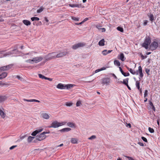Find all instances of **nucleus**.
<instances>
[{"label": "nucleus", "instance_id": "obj_1", "mask_svg": "<svg viewBox=\"0 0 160 160\" xmlns=\"http://www.w3.org/2000/svg\"><path fill=\"white\" fill-rule=\"evenodd\" d=\"M57 88L61 89H77V86L74 84H63L61 83L58 84L57 86Z\"/></svg>", "mask_w": 160, "mask_h": 160}, {"label": "nucleus", "instance_id": "obj_2", "mask_svg": "<svg viewBox=\"0 0 160 160\" xmlns=\"http://www.w3.org/2000/svg\"><path fill=\"white\" fill-rule=\"evenodd\" d=\"M151 42V40L149 37H146L144 42L142 44V46L144 47L146 49L148 48V46L150 44Z\"/></svg>", "mask_w": 160, "mask_h": 160}, {"label": "nucleus", "instance_id": "obj_3", "mask_svg": "<svg viewBox=\"0 0 160 160\" xmlns=\"http://www.w3.org/2000/svg\"><path fill=\"white\" fill-rule=\"evenodd\" d=\"M45 58L47 61L56 58L55 52H53L49 53L45 56Z\"/></svg>", "mask_w": 160, "mask_h": 160}, {"label": "nucleus", "instance_id": "obj_4", "mask_svg": "<svg viewBox=\"0 0 160 160\" xmlns=\"http://www.w3.org/2000/svg\"><path fill=\"white\" fill-rule=\"evenodd\" d=\"M158 46V44L157 42L153 41L150 45V48L152 51H153L156 49Z\"/></svg>", "mask_w": 160, "mask_h": 160}, {"label": "nucleus", "instance_id": "obj_5", "mask_svg": "<svg viewBox=\"0 0 160 160\" xmlns=\"http://www.w3.org/2000/svg\"><path fill=\"white\" fill-rule=\"evenodd\" d=\"M46 137V136L42 132L40 135H37L36 136V140L38 141H41L45 139Z\"/></svg>", "mask_w": 160, "mask_h": 160}, {"label": "nucleus", "instance_id": "obj_6", "mask_svg": "<svg viewBox=\"0 0 160 160\" xmlns=\"http://www.w3.org/2000/svg\"><path fill=\"white\" fill-rule=\"evenodd\" d=\"M85 45V43H79L73 45L72 48L73 49H76L79 48L83 47Z\"/></svg>", "mask_w": 160, "mask_h": 160}, {"label": "nucleus", "instance_id": "obj_7", "mask_svg": "<svg viewBox=\"0 0 160 160\" xmlns=\"http://www.w3.org/2000/svg\"><path fill=\"white\" fill-rule=\"evenodd\" d=\"M59 127H60L59 122H58L57 121H55L51 123V126L48 127L49 128H56Z\"/></svg>", "mask_w": 160, "mask_h": 160}, {"label": "nucleus", "instance_id": "obj_8", "mask_svg": "<svg viewBox=\"0 0 160 160\" xmlns=\"http://www.w3.org/2000/svg\"><path fill=\"white\" fill-rule=\"evenodd\" d=\"M68 53V52L66 51H64L62 52H61L57 54L56 56V58H60L62 57L65 56Z\"/></svg>", "mask_w": 160, "mask_h": 160}, {"label": "nucleus", "instance_id": "obj_9", "mask_svg": "<svg viewBox=\"0 0 160 160\" xmlns=\"http://www.w3.org/2000/svg\"><path fill=\"white\" fill-rule=\"evenodd\" d=\"M42 58L41 57H38L33 58L32 60L33 62L37 63L42 61Z\"/></svg>", "mask_w": 160, "mask_h": 160}, {"label": "nucleus", "instance_id": "obj_10", "mask_svg": "<svg viewBox=\"0 0 160 160\" xmlns=\"http://www.w3.org/2000/svg\"><path fill=\"white\" fill-rule=\"evenodd\" d=\"M110 82V79L109 78H103L102 79V83L103 84H108Z\"/></svg>", "mask_w": 160, "mask_h": 160}, {"label": "nucleus", "instance_id": "obj_11", "mask_svg": "<svg viewBox=\"0 0 160 160\" xmlns=\"http://www.w3.org/2000/svg\"><path fill=\"white\" fill-rule=\"evenodd\" d=\"M43 130L42 128L38 129L33 132L31 134V135L32 136H35L38 133L41 132Z\"/></svg>", "mask_w": 160, "mask_h": 160}, {"label": "nucleus", "instance_id": "obj_12", "mask_svg": "<svg viewBox=\"0 0 160 160\" xmlns=\"http://www.w3.org/2000/svg\"><path fill=\"white\" fill-rule=\"evenodd\" d=\"M7 75V73L6 72H2L0 71V79L5 78Z\"/></svg>", "mask_w": 160, "mask_h": 160}, {"label": "nucleus", "instance_id": "obj_13", "mask_svg": "<svg viewBox=\"0 0 160 160\" xmlns=\"http://www.w3.org/2000/svg\"><path fill=\"white\" fill-rule=\"evenodd\" d=\"M138 71L140 77L141 78H142L143 76V74L142 72V68L141 66H139L138 67Z\"/></svg>", "mask_w": 160, "mask_h": 160}, {"label": "nucleus", "instance_id": "obj_14", "mask_svg": "<svg viewBox=\"0 0 160 160\" xmlns=\"http://www.w3.org/2000/svg\"><path fill=\"white\" fill-rule=\"evenodd\" d=\"M18 52V50L16 48L14 49L12 51L8 52L7 53L8 55H10L14 54L17 53Z\"/></svg>", "mask_w": 160, "mask_h": 160}, {"label": "nucleus", "instance_id": "obj_15", "mask_svg": "<svg viewBox=\"0 0 160 160\" xmlns=\"http://www.w3.org/2000/svg\"><path fill=\"white\" fill-rule=\"evenodd\" d=\"M7 97L5 95H0V103H1L7 99Z\"/></svg>", "mask_w": 160, "mask_h": 160}, {"label": "nucleus", "instance_id": "obj_16", "mask_svg": "<svg viewBox=\"0 0 160 160\" xmlns=\"http://www.w3.org/2000/svg\"><path fill=\"white\" fill-rule=\"evenodd\" d=\"M112 51V50H104L102 51V53L103 55H106L108 54L111 52Z\"/></svg>", "mask_w": 160, "mask_h": 160}, {"label": "nucleus", "instance_id": "obj_17", "mask_svg": "<svg viewBox=\"0 0 160 160\" xmlns=\"http://www.w3.org/2000/svg\"><path fill=\"white\" fill-rule=\"evenodd\" d=\"M41 115L42 117L45 119H48L50 117L49 115L46 113H42Z\"/></svg>", "mask_w": 160, "mask_h": 160}, {"label": "nucleus", "instance_id": "obj_18", "mask_svg": "<svg viewBox=\"0 0 160 160\" xmlns=\"http://www.w3.org/2000/svg\"><path fill=\"white\" fill-rule=\"evenodd\" d=\"M71 130V129L69 128H65L61 129L58 131H60L61 132H68L70 131Z\"/></svg>", "mask_w": 160, "mask_h": 160}, {"label": "nucleus", "instance_id": "obj_19", "mask_svg": "<svg viewBox=\"0 0 160 160\" xmlns=\"http://www.w3.org/2000/svg\"><path fill=\"white\" fill-rule=\"evenodd\" d=\"M23 23L26 26H28L31 24L30 21L27 20H24L22 21Z\"/></svg>", "mask_w": 160, "mask_h": 160}, {"label": "nucleus", "instance_id": "obj_20", "mask_svg": "<svg viewBox=\"0 0 160 160\" xmlns=\"http://www.w3.org/2000/svg\"><path fill=\"white\" fill-rule=\"evenodd\" d=\"M78 140L75 138H72L71 139V142L73 144H77L78 143Z\"/></svg>", "mask_w": 160, "mask_h": 160}, {"label": "nucleus", "instance_id": "obj_21", "mask_svg": "<svg viewBox=\"0 0 160 160\" xmlns=\"http://www.w3.org/2000/svg\"><path fill=\"white\" fill-rule=\"evenodd\" d=\"M0 115L1 116V117L3 118H4L5 117V116H6L5 113L0 108Z\"/></svg>", "mask_w": 160, "mask_h": 160}, {"label": "nucleus", "instance_id": "obj_22", "mask_svg": "<svg viewBox=\"0 0 160 160\" xmlns=\"http://www.w3.org/2000/svg\"><path fill=\"white\" fill-rule=\"evenodd\" d=\"M104 39L100 40L98 42V45L100 46H103L104 45Z\"/></svg>", "mask_w": 160, "mask_h": 160}, {"label": "nucleus", "instance_id": "obj_23", "mask_svg": "<svg viewBox=\"0 0 160 160\" xmlns=\"http://www.w3.org/2000/svg\"><path fill=\"white\" fill-rule=\"evenodd\" d=\"M67 125L71 128L75 127V124L72 122H68L67 123Z\"/></svg>", "mask_w": 160, "mask_h": 160}, {"label": "nucleus", "instance_id": "obj_24", "mask_svg": "<svg viewBox=\"0 0 160 160\" xmlns=\"http://www.w3.org/2000/svg\"><path fill=\"white\" fill-rule=\"evenodd\" d=\"M149 104L151 106V108L152 109V110L154 111H155V108L154 106L153 105V104L152 103V102L151 101H149Z\"/></svg>", "mask_w": 160, "mask_h": 160}, {"label": "nucleus", "instance_id": "obj_25", "mask_svg": "<svg viewBox=\"0 0 160 160\" xmlns=\"http://www.w3.org/2000/svg\"><path fill=\"white\" fill-rule=\"evenodd\" d=\"M150 20L152 22L154 20V16L153 14H151L150 15H148Z\"/></svg>", "mask_w": 160, "mask_h": 160}, {"label": "nucleus", "instance_id": "obj_26", "mask_svg": "<svg viewBox=\"0 0 160 160\" xmlns=\"http://www.w3.org/2000/svg\"><path fill=\"white\" fill-rule=\"evenodd\" d=\"M122 61H123L125 59L124 58V55L123 53H121L120 55L119 58Z\"/></svg>", "mask_w": 160, "mask_h": 160}, {"label": "nucleus", "instance_id": "obj_27", "mask_svg": "<svg viewBox=\"0 0 160 160\" xmlns=\"http://www.w3.org/2000/svg\"><path fill=\"white\" fill-rule=\"evenodd\" d=\"M34 138V137L29 136L28 138V142H31Z\"/></svg>", "mask_w": 160, "mask_h": 160}, {"label": "nucleus", "instance_id": "obj_28", "mask_svg": "<svg viewBox=\"0 0 160 160\" xmlns=\"http://www.w3.org/2000/svg\"><path fill=\"white\" fill-rule=\"evenodd\" d=\"M114 63L115 65H116L118 66H120V62L118 60H115L114 61Z\"/></svg>", "mask_w": 160, "mask_h": 160}, {"label": "nucleus", "instance_id": "obj_29", "mask_svg": "<svg viewBox=\"0 0 160 160\" xmlns=\"http://www.w3.org/2000/svg\"><path fill=\"white\" fill-rule=\"evenodd\" d=\"M129 72L132 74L134 75V74H136L138 75V72H136L133 70L132 69H130L129 70Z\"/></svg>", "mask_w": 160, "mask_h": 160}, {"label": "nucleus", "instance_id": "obj_30", "mask_svg": "<svg viewBox=\"0 0 160 160\" xmlns=\"http://www.w3.org/2000/svg\"><path fill=\"white\" fill-rule=\"evenodd\" d=\"M4 71H7L6 68V66H4L0 67V71L2 72Z\"/></svg>", "mask_w": 160, "mask_h": 160}, {"label": "nucleus", "instance_id": "obj_31", "mask_svg": "<svg viewBox=\"0 0 160 160\" xmlns=\"http://www.w3.org/2000/svg\"><path fill=\"white\" fill-rule=\"evenodd\" d=\"M69 5L70 7H72V8H74V7H79V5L78 4H69Z\"/></svg>", "mask_w": 160, "mask_h": 160}, {"label": "nucleus", "instance_id": "obj_32", "mask_svg": "<svg viewBox=\"0 0 160 160\" xmlns=\"http://www.w3.org/2000/svg\"><path fill=\"white\" fill-rule=\"evenodd\" d=\"M31 20L32 21H34V20L38 21L39 20V18L37 17H33L31 18Z\"/></svg>", "mask_w": 160, "mask_h": 160}, {"label": "nucleus", "instance_id": "obj_33", "mask_svg": "<svg viewBox=\"0 0 160 160\" xmlns=\"http://www.w3.org/2000/svg\"><path fill=\"white\" fill-rule=\"evenodd\" d=\"M44 9V8L41 7L40 8L37 10V12L38 13H40L42 12Z\"/></svg>", "mask_w": 160, "mask_h": 160}, {"label": "nucleus", "instance_id": "obj_34", "mask_svg": "<svg viewBox=\"0 0 160 160\" xmlns=\"http://www.w3.org/2000/svg\"><path fill=\"white\" fill-rule=\"evenodd\" d=\"M117 29L118 30L120 31L121 32H123V29L122 28L120 27H118L117 28Z\"/></svg>", "mask_w": 160, "mask_h": 160}, {"label": "nucleus", "instance_id": "obj_35", "mask_svg": "<svg viewBox=\"0 0 160 160\" xmlns=\"http://www.w3.org/2000/svg\"><path fill=\"white\" fill-rule=\"evenodd\" d=\"M136 86L137 88L139 90L140 88V83L138 81L136 82Z\"/></svg>", "mask_w": 160, "mask_h": 160}, {"label": "nucleus", "instance_id": "obj_36", "mask_svg": "<svg viewBox=\"0 0 160 160\" xmlns=\"http://www.w3.org/2000/svg\"><path fill=\"white\" fill-rule=\"evenodd\" d=\"M38 76L39 78H42V79H45L46 77L43 76V75L39 74H38Z\"/></svg>", "mask_w": 160, "mask_h": 160}, {"label": "nucleus", "instance_id": "obj_37", "mask_svg": "<svg viewBox=\"0 0 160 160\" xmlns=\"http://www.w3.org/2000/svg\"><path fill=\"white\" fill-rule=\"evenodd\" d=\"M6 66V68L7 70H8L10 69L11 68V67L12 66V64H9V65H8Z\"/></svg>", "mask_w": 160, "mask_h": 160}, {"label": "nucleus", "instance_id": "obj_38", "mask_svg": "<svg viewBox=\"0 0 160 160\" xmlns=\"http://www.w3.org/2000/svg\"><path fill=\"white\" fill-rule=\"evenodd\" d=\"M148 130L149 132L151 133H153L154 132V131L153 128H152L150 127H149L148 128Z\"/></svg>", "mask_w": 160, "mask_h": 160}, {"label": "nucleus", "instance_id": "obj_39", "mask_svg": "<svg viewBox=\"0 0 160 160\" xmlns=\"http://www.w3.org/2000/svg\"><path fill=\"white\" fill-rule=\"evenodd\" d=\"M72 19L75 21H79V18H78L76 17H72Z\"/></svg>", "mask_w": 160, "mask_h": 160}, {"label": "nucleus", "instance_id": "obj_40", "mask_svg": "<svg viewBox=\"0 0 160 160\" xmlns=\"http://www.w3.org/2000/svg\"><path fill=\"white\" fill-rule=\"evenodd\" d=\"M25 62H26L29 63H32V62H33V61L32 59H28V60H26L25 61Z\"/></svg>", "mask_w": 160, "mask_h": 160}, {"label": "nucleus", "instance_id": "obj_41", "mask_svg": "<svg viewBox=\"0 0 160 160\" xmlns=\"http://www.w3.org/2000/svg\"><path fill=\"white\" fill-rule=\"evenodd\" d=\"M96 138V136L95 135H92L88 138L89 140H92Z\"/></svg>", "mask_w": 160, "mask_h": 160}, {"label": "nucleus", "instance_id": "obj_42", "mask_svg": "<svg viewBox=\"0 0 160 160\" xmlns=\"http://www.w3.org/2000/svg\"><path fill=\"white\" fill-rule=\"evenodd\" d=\"M16 78L20 80L21 81H23L24 80V79L22 77H20V76L18 75L16 76Z\"/></svg>", "mask_w": 160, "mask_h": 160}, {"label": "nucleus", "instance_id": "obj_43", "mask_svg": "<svg viewBox=\"0 0 160 160\" xmlns=\"http://www.w3.org/2000/svg\"><path fill=\"white\" fill-rule=\"evenodd\" d=\"M72 102H66V105L67 106H71L72 105Z\"/></svg>", "mask_w": 160, "mask_h": 160}, {"label": "nucleus", "instance_id": "obj_44", "mask_svg": "<svg viewBox=\"0 0 160 160\" xmlns=\"http://www.w3.org/2000/svg\"><path fill=\"white\" fill-rule=\"evenodd\" d=\"M119 68L120 69V71L122 73V74L124 76V75H125V73H126L124 72L122 70V68L121 67H119Z\"/></svg>", "mask_w": 160, "mask_h": 160}, {"label": "nucleus", "instance_id": "obj_45", "mask_svg": "<svg viewBox=\"0 0 160 160\" xmlns=\"http://www.w3.org/2000/svg\"><path fill=\"white\" fill-rule=\"evenodd\" d=\"M81 104V101H78L76 103V106L78 107L80 106V105Z\"/></svg>", "mask_w": 160, "mask_h": 160}, {"label": "nucleus", "instance_id": "obj_46", "mask_svg": "<svg viewBox=\"0 0 160 160\" xmlns=\"http://www.w3.org/2000/svg\"><path fill=\"white\" fill-rule=\"evenodd\" d=\"M66 123H67V122H59V124L60 125V126H62L65 125Z\"/></svg>", "mask_w": 160, "mask_h": 160}, {"label": "nucleus", "instance_id": "obj_47", "mask_svg": "<svg viewBox=\"0 0 160 160\" xmlns=\"http://www.w3.org/2000/svg\"><path fill=\"white\" fill-rule=\"evenodd\" d=\"M141 138L144 142H148L146 138H145L144 137H141Z\"/></svg>", "mask_w": 160, "mask_h": 160}, {"label": "nucleus", "instance_id": "obj_48", "mask_svg": "<svg viewBox=\"0 0 160 160\" xmlns=\"http://www.w3.org/2000/svg\"><path fill=\"white\" fill-rule=\"evenodd\" d=\"M23 100L25 101H27L28 102H33V99L28 100L26 99H24Z\"/></svg>", "mask_w": 160, "mask_h": 160}, {"label": "nucleus", "instance_id": "obj_49", "mask_svg": "<svg viewBox=\"0 0 160 160\" xmlns=\"http://www.w3.org/2000/svg\"><path fill=\"white\" fill-rule=\"evenodd\" d=\"M150 71V69L148 68H146L145 69V72L147 73L148 75H149V72Z\"/></svg>", "mask_w": 160, "mask_h": 160}, {"label": "nucleus", "instance_id": "obj_50", "mask_svg": "<svg viewBox=\"0 0 160 160\" xmlns=\"http://www.w3.org/2000/svg\"><path fill=\"white\" fill-rule=\"evenodd\" d=\"M148 91H145L144 94V97L145 98L147 96H148Z\"/></svg>", "mask_w": 160, "mask_h": 160}, {"label": "nucleus", "instance_id": "obj_51", "mask_svg": "<svg viewBox=\"0 0 160 160\" xmlns=\"http://www.w3.org/2000/svg\"><path fill=\"white\" fill-rule=\"evenodd\" d=\"M141 57L142 58V59L143 60L146 58H147V56H144L141 53Z\"/></svg>", "mask_w": 160, "mask_h": 160}, {"label": "nucleus", "instance_id": "obj_52", "mask_svg": "<svg viewBox=\"0 0 160 160\" xmlns=\"http://www.w3.org/2000/svg\"><path fill=\"white\" fill-rule=\"evenodd\" d=\"M128 80H127L126 79L125 80H123V84H124L125 85H127L128 84Z\"/></svg>", "mask_w": 160, "mask_h": 160}, {"label": "nucleus", "instance_id": "obj_53", "mask_svg": "<svg viewBox=\"0 0 160 160\" xmlns=\"http://www.w3.org/2000/svg\"><path fill=\"white\" fill-rule=\"evenodd\" d=\"M17 147V145L12 146L9 149L11 150H12V149H13L14 148H15L16 147Z\"/></svg>", "mask_w": 160, "mask_h": 160}, {"label": "nucleus", "instance_id": "obj_54", "mask_svg": "<svg viewBox=\"0 0 160 160\" xmlns=\"http://www.w3.org/2000/svg\"><path fill=\"white\" fill-rule=\"evenodd\" d=\"M126 157L127 158H128L129 160H135L134 159H133L131 157H130L129 156H126Z\"/></svg>", "mask_w": 160, "mask_h": 160}, {"label": "nucleus", "instance_id": "obj_55", "mask_svg": "<svg viewBox=\"0 0 160 160\" xmlns=\"http://www.w3.org/2000/svg\"><path fill=\"white\" fill-rule=\"evenodd\" d=\"M1 84L3 86H5V87H8V84H7L4 82H1Z\"/></svg>", "mask_w": 160, "mask_h": 160}, {"label": "nucleus", "instance_id": "obj_56", "mask_svg": "<svg viewBox=\"0 0 160 160\" xmlns=\"http://www.w3.org/2000/svg\"><path fill=\"white\" fill-rule=\"evenodd\" d=\"M96 27L99 30H100L101 29V26L100 25H96Z\"/></svg>", "mask_w": 160, "mask_h": 160}, {"label": "nucleus", "instance_id": "obj_57", "mask_svg": "<svg viewBox=\"0 0 160 160\" xmlns=\"http://www.w3.org/2000/svg\"><path fill=\"white\" fill-rule=\"evenodd\" d=\"M88 19H89L88 18H86L82 22L83 23L84 22H86V21H87V20H88Z\"/></svg>", "mask_w": 160, "mask_h": 160}, {"label": "nucleus", "instance_id": "obj_58", "mask_svg": "<svg viewBox=\"0 0 160 160\" xmlns=\"http://www.w3.org/2000/svg\"><path fill=\"white\" fill-rule=\"evenodd\" d=\"M138 144H139L140 146H143L144 144L142 142H138Z\"/></svg>", "mask_w": 160, "mask_h": 160}, {"label": "nucleus", "instance_id": "obj_59", "mask_svg": "<svg viewBox=\"0 0 160 160\" xmlns=\"http://www.w3.org/2000/svg\"><path fill=\"white\" fill-rule=\"evenodd\" d=\"M45 79L48 80H49L50 81H51L52 80V79L50 78H48L47 77H46Z\"/></svg>", "mask_w": 160, "mask_h": 160}, {"label": "nucleus", "instance_id": "obj_60", "mask_svg": "<svg viewBox=\"0 0 160 160\" xmlns=\"http://www.w3.org/2000/svg\"><path fill=\"white\" fill-rule=\"evenodd\" d=\"M126 127H129V128H131V124L130 123H129L128 124L127 123Z\"/></svg>", "mask_w": 160, "mask_h": 160}, {"label": "nucleus", "instance_id": "obj_61", "mask_svg": "<svg viewBox=\"0 0 160 160\" xmlns=\"http://www.w3.org/2000/svg\"><path fill=\"white\" fill-rule=\"evenodd\" d=\"M102 30V32H105V31H106V29L105 28H101V29Z\"/></svg>", "mask_w": 160, "mask_h": 160}, {"label": "nucleus", "instance_id": "obj_62", "mask_svg": "<svg viewBox=\"0 0 160 160\" xmlns=\"http://www.w3.org/2000/svg\"><path fill=\"white\" fill-rule=\"evenodd\" d=\"M45 135V134H48V133H50V132L49 131H48V132H42Z\"/></svg>", "mask_w": 160, "mask_h": 160}, {"label": "nucleus", "instance_id": "obj_63", "mask_svg": "<svg viewBox=\"0 0 160 160\" xmlns=\"http://www.w3.org/2000/svg\"><path fill=\"white\" fill-rule=\"evenodd\" d=\"M129 75V73L128 72V73H125V75H124V76L126 77V76H128Z\"/></svg>", "mask_w": 160, "mask_h": 160}, {"label": "nucleus", "instance_id": "obj_64", "mask_svg": "<svg viewBox=\"0 0 160 160\" xmlns=\"http://www.w3.org/2000/svg\"><path fill=\"white\" fill-rule=\"evenodd\" d=\"M148 22V21L147 20H145L144 21V24L145 25H146L147 24Z\"/></svg>", "mask_w": 160, "mask_h": 160}]
</instances>
